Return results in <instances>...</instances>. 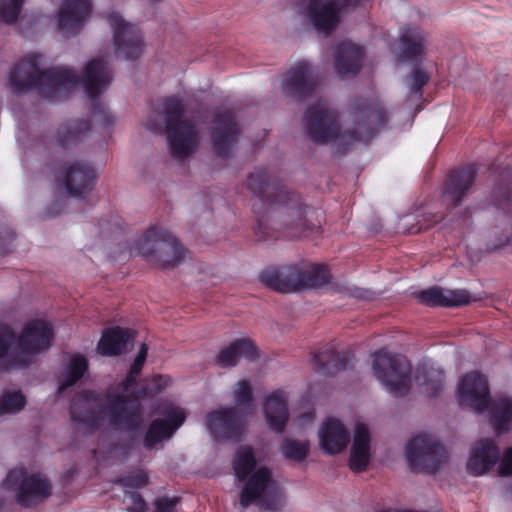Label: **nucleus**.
<instances>
[{
	"mask_svg": "<svg viewBox=\"0 0 512 512\" xmlns=\"http://www.w3.org/2000/svg\"><path fill=\"white\" fill-rule=\"evenodd\" d=\"M183 105L177 98H168L163 104V119L170 152L177 159L194 153L199 144L198 131L194 124L183 118Z\"/></svg>",
	"mask_w": 512,
	"mask_h": 512,
	"instance_id": "0eeeda50",
	"label": "nucleus"
},
{
	"mask_svg": "<svg viewBox=\"0 0 512 512\" xmlns=\"http://www.w3.org/2000/svg\"><path fill=\"white\" fill-rule=\"evenodd\" d=\"M87 367L88 364L85 357L81 355L72 356L65 369L63 381L59 386V390H64L66 387L71 386L78 381L86 372Z\"/></svg>",
	"mask_w": 512,
	"mask_h": 512,
	"instance_id": "c9c22d12",
	"label": "nucleus"
},
{
	"mask_svg": "<svg viewBox=\"0 0 512 512\" xmlns=\"http://www.w3.org/2000/svg\"><path fill=\"white\" fill-rule=\"evenodd\" d=\"M487 378L477 372L464 375L457 387V400L460 406L476 413H483L489 403Z\"/></svg>",
	"mask_w": 512,
	"mask_h": 512,
	"instance_id": "4468645a",
	"label": "nucleus"
},
{
	"mask_svg": "<svg viewBox=\"0 0 512 512\" xmlns=\"http://www.w3.org/2000/svg\"><path fill=\"white\" fill-rule=\"evenodd\" d=\"M206 428L216 441L236 440L243 433L244 417L235 409L219 407L207 415Z\"/></svg>",
	"mask_w": 512,
	"mask_h": 512,
	"instance_id": "2eb2a0df",
	"label": "nucleus"
},
{
	"mask_svg": "<svg viewBox=\"0 0 512 512\" xmlns=\"http://www.w3.org/2000/svg\"><path fill=\"white\" fill-rule=\"evenodd\" d=\"M24 0H0V19L5 23L17 20Z\"/></svg>",
	"mask_w": 512,
	"mask_h": 512,
	"instance_id": "ea45409f",
	"label": "nucleus"
},
{
	"mask_svg": "<svg viewBox=\"0 0 512 512\" xmlns=\"http://www.w3.org/2000/svg\"><path fill=\"white\" fill-rule=\"evenodd\" d=\"M231 397L235 403V407L233 409H235L241 416L245 417L252 413L254 409V398L252 386L248 381L241 380L237 382L231 392Z\"/></svg>",
	"mask_w": 512,
	"mask_h": 512,
	"instance_id": "473e14b6",
	"label": "nucleus"
},
{
	"mask_svg": "<svg viewBox=\"0 0 512 512\" xmlns=\"http://www.w3.org/2000/svg\"><path fill=\"white\" fill-rule=\"evenodd\" d=\"M138 253L147 261L162 267H174L184 260L186 250L168 230L149 228L137 242Z\"/></svg>",
	"mask_w": 512,
	"mask_h": 512,
	"instance_id": "6e6552de",
	"label": "nucleus"
},
{
	"mask_svg": "<svg viewBox=\"0 0 512 512\" xmlns=\"http://www.w3.org/2000/svg\"><path fill=\"white\" fill-rule=\"evenodd\" d=\"M401 57L405 60L414 59L424 53L426 38L417 26H407L401 33Z\"/></svg>",
	"mask_w": 512,
	"mask_h": 512,
	"instance_id": "7c9ffc66",
	"label": "nucleus"
},
{
	"mask_svg": "<svg viewBox=\"0 0 512 512\" xmlns=\"http://www.w3.org/2000/svg\"><path fill=\"white\" fill-rule=\"evenodd\" d=\"M77 82L76 75L67 68L46 69L42 57L36 54L15 63L9 74V83L15 92L37 89L49 100L63 99Z\"/></svg>",
	"mask_w": 512,
	"mask_h": 512,
	"instance_id": "39448f33",
	"label": "nucleus"
},
{
	"mask_svg": "<svg viewBox=\"0 0 512 512\" xmlns=\"http://www.w3.org/2000/svg\"><path fill=\"white\" fill-rule=\"evenodd\" d=\"M113 32L115 53L124 59H136L142 52V42L137 27L125 21L117 12L108 15Z\"/></svg>",
	"mask_w": 512,
	"mask_h": 512,
	"instance_id": "ddd939ff",
	"label": "nucleus"
},
{
	"mask_svg": "<svg viewBox=\"0 0 512 512\" xmlns=\"http://www.w3.org/2000/svg\"><path fill=\"white\" fill-rule=\"evenodd\" d=\"M498 473L501 476H509L512 474V448L504 451Z\"/></svg>",
	"mask_w": 512,
	"mask_h": 512,
	"instance_id": "a18cd8bd",
	"label": "nucleus"
},
{
	"mask_svg": "<svg viewBox=\"0 0 512 512\" xmlns=\"http://www.w3.org/2000/svg\"><path fill=\"white\" fill-rule=\"evenodd\" d=\"M493 428L497 434L506 433L512 425V397L507 394H498L489 399L487 408Z\"/></svg>",
	"mask_w": 512,
	"mask_h": 512,
	"instance_id": "c85d7f7f",
	"label": "nucleus"
},
{
	"mask_svg": "<svg viewBox=\"0 0 512 512\" xmlns=\"http://www.w3.org/2000/svg\"><path fill=\"white\" fill-rule=\"evenodd\" d=\"M266 193L264 204L269 208L278 207L283 218L284 233L294 239L308 236L312 227L308 224L301 206L297 202L291 201L289 193L282 189Z\"/></svg>",
	"mask_w": 512,
	"mask_h": 512,
	"instance_id": "9b49d317",
	"label": "nucleus"
},
{
	"mask_svg": "<svg viewBox=\"0 0 512 512\" xmlns=\"http://www.w3.org/2000/svg\"><path fill=\"white\" fill-rule=\"evenodd\" d=\"M318 83V76L310 65L300 62L282 80V89L299 96L308 95Z\"/></svg>",
	"mask_w": 512,
	"mask_h": 512,
	"instance_id": "b1692460",
	"label": "nucleus"
},
{
	"mask_svg": "<svg viewBox=\"0 0 512 512\" xmlns=\"http://www.w3.org/2000/svg\"><path fill=\"white\" fill-rule=\"evenodd\" d=\"M365 0H311L307 15L317 32L328 34L340 22L342 13L361 5Z\"/></svg>",
	"mask_w": 512,
	"mask_h": 512,
	"instance_id": "f8f14e48",
	"label": "nucleus"
},
{
	"mask_svg": "<svg viewBox=\"0 0 512 512\" xmlns=\"http://www.w3.org/2000/svg\"><path fill=\"white\" fill-rule=\"evenodd\" d=\"M184 420L185 413L181 408H169L165 413V418L156 419L151 423L144 440L145 446L152 448L157 443L169 439Z\"/></svg>",
	"mask_w": 512,
	"mask_h": 512,
	"instance_id": "4be33fe9",
	"label": "nucleus"
},
{
	"mask_svg": "<svg viewBox=\"0 0 512 512\" xmlns=\"http://www.w3.org/2000/svg\"><path fill=\"white\" fill-rule=\"evenodd\" d=\"M364 52L352 42H343L336 50L334 68L343 78L355 75L361 68Z\"/></svg>",
	"mask_w": 512,
	"mask_h": 512,
	"instance_id": "a878e982",
	"label": "nucleus"
},
{
	"mask_svg": "<svg viewBox=\"0 0 512 512\" xmlns=\"http://www.w3.org/2000/svg\"><path fill=\"white\" fill-rule=\"evenodd\" d=\"M238 129L231 113L219 115L212 127L213 148L218 155L225 157L234 147Z\"/></svg>",
	"mask_w": 512,
	"mask_h": 512,
	"instance_id": "5701e85b",
	"label": "nucleus"
},
{
	"mask_svg": "<svg viewBox=\"0 0 512 512\" xmlns=\"http://www.w3.org/2000/svg\"><path fill=\"white\" fill-rule=\"evenodd\" d=\"M306 274L308 277L303 283L304 286L315 287L324 284L328 280L326 267L320 264H312Z\"/></svg>",
	"mask_w": 512,
	"mask_h": 512,
	"instance_id": "a19ab883",
	"label": "nucleus"
},
{
	"mask_svg": "<svg viewBox=\"0 0 512 512\" xmlns=\"http://www.w3.org/2000/svg\"><path fill=\"white\" fill-rule=\"evenodd\" d=\"M429 76L422 70H415L408 82V88L412 93H418L421 88L428 82Z\"/></svg>",
	"mask_w": 512,
	"mask_h": 512,
	"instance_id": "c03bdc74",
	"label": "nucleus"
},
{
	"mask_svg": "<svg viewBox=\"0 0 512 512\" xmlns=\"http://www.w3.org/2000/svg\"><path fill=\"white\" fill-rule=\"evenodd\" d=\"M419 300L430 306H460L468 304L471 300L470 294L465 289H444L433 287L418 294Z\"/></svg>",
	"mask_w": 512,
	"mask_h": 512,
	"instance_id": "bb28decb",
	"label": "nucleus"
},
{
	"mask_svg": "<svg viewBox=\"0 0 512 512\" xmlns=\"http://www.w3.org/2000/svg\"><path fill=\"white\" fill-rule=\"evenodd\" d=\"M97 173L84 162H73L65 166L62 182L67 193L73 197H85L93 188Z\"/></svg>",
	"mask_w": 512,
	"mask_h": 512,
	"instance_id": "6ab92c4d",
	"label": "nucleus"
},
{
	"mask_svg": "<svg viewBox=\"0 0 512 512\" xmlns=\"http://www.w3.org/2000/svg\"><path fill=\"white\" fill-rule=\"evenodd\" d=\"M262 410L268 427L276 433H282L290 416L287 393L276 390L268 394L263 400Z\"/></svg>",
	"mask_w": 512,
	"mask_h": 512,
	"instance_id": "412c9836",
	"label": "nucleus"
},
{
	"mask_svg": "<svg viewBox=\"0 0 512 512\" xmlns=\"http://www.w3.org/2000/svg\"><path fill=\"white\" fill-rule=\"evenodd\" d=\"M475 175L476 168L474 165H470L458 172L452 178L451 185L446 191V197L453 203H456L463 193L473 185Z\"/></svg>",
	"mask_w": 512,
	"mask_h": 512,
	"instance_id": "2f4dec72",
	"label": "nucleus"
},
{
	"mask_svg": "<svg viewBox=\"0 0 512 512\" xmlns=\"http://www.w3.org/2000/svg\"><path fill=\"white\" fill-rule=\"evenodd\" d=\"M2 488L16 493L20 505L29 507L51 494L50 482L40 474L28 475L23 467L11 469L3 481Z\"/></svg>",
	"mask_w": 512,
	"mask_h": 512,
	"instance_id": "1a4fd4ad",
	"label": "nucleus"
},
{
	"mask_svg": "<svg viewBox=\"0 0 512 512\" xmlns=\"http://www.w3.org/2000/svg\"><path fill=\"white\" fill-rule=\"evenodd\" d=\"M249 185L253 188L254 187V176H251L249 179Z\"/></svg>",
	"mask_w": 512,
	"mask_h": 512,
	"instance_id": "8fccbe9b",
	"label": "nucleus"
},
{
	"mask_svg": "<svg viewBox=\"0 0 512 512\" xmlns=\"http://www.w3.org/2000/svg\"><path fill=\"white\" fill-rule=\"evenodd\" d=\"M320 448L328 455L343 452L349 443L350 433L346 426L336 418L326 419L318 430Z\"/></svg>",
	"mask_w": 512,
	"mask_h": 512,
	"instance_id": "aec40b11",
	"label": "nucleus"
},
{
	"mask_svg": "<svg viewBox=\"0 0 512 512\" xmlns=\"http://www.w3.org/2000/svg\"><path fill=\"white\" fill-rule=\"evenodd\" d=\"M233 470L236 479L244 483L239 502L242 508L258 505L267 510H279L286 504L285 493L271 469L257 458L250 446L236 451Z\"/></svg>",
	"mask_w": 512,
	"mask_h": 512,
	"instance_id": "7ed1b4c3",
	"label": "nucleus"
},
{
	"mask_svg": "<svg viewBox=\"0 0 512 512\" xmlns=\"http://www.w3.org/2000/svg\"><path fill=\"white\" fill-rule=\"evenodd\" d=\"M51 325L43 320L29 321L15 337L6 325H0V359L7 358L15 367L28 365L47 350L52 341Z\"/></svg>",
	"mask_w": 512,
	"mask_h": 512,
	"instance_id": "423d86ee",
	"label": "nucleus"
},
{
	"mask_svg": "<svg viewBox=\"0 0 512 512\" xmlns=\"http://www.w3.org/2000/svg\"><path fill=\"white\" fill-rule=\"evenodd\" d=\"M314 419V415L313 413L309 412V413H306L305 415H303L302 417L299 418V421H308V422H311L312 420Z\"/></svg>",
	"mask_w": 512,
	"mask_h": 512,
	"instance_id": "09e8293b",
	"label": "nucleus"
},
{
	"mask_svg": "<svg viewBox=\"0 0 512 512\" xmlns=\"http://www.w3.org/2000/svg\"><path fill=\"white\" fill-rule=\"evenodd\" d=\"M500 459V449L490 438L476 441L470 448L466 470L472 476H482L489 472Z\"/></svg>",
	"mask_w": 512,
	"mask_h": 512,
	"instance_id": "f3484780",
	"label": "nucleus"
},
{
	"mask_svg": "<svg viewBox=\"0 0 512 512\" xmlns=\"http://www.w3.org/2000/svg\"><path fill=\"white\" fill-rule=\"evenodd\" d=\"M121 483L126 488H141L148 483V476L144 471L138 470L133 472L132 475L126 477L125 479H122Z\"/></svg>",
	"mask_w": 512,
	"mask_h": 512,
	"instance_id": "79ce46f5",
	"label": "nucleus"
},
{
	"mask_svg": "<svg viewBox=\"0 0 512 512\" xmlns=\"http://www.w3.org/2000/svg\"><path fill=\"white\" fill-rule=\"evenodd\" d=\"M90 124L87 121L75 120L62 125L57 132V141L62 146H68L79 140L88 130Z\"/></svg>",
	"mask_w": 512,
	"mask_h": 512,
	"instance_id": "f704fd0d",
	"label": "nucleus"
},
{
	"mask_svg": "<svg viewBox=\"0 0 512 512\" xmlns=\"http://www.w3.org/2000/svg\"><path fill=\"white\" fill-rule=\"evenodd\" d=\"M281 454L290 460L301 462L309 452V444L304 441L285 439L280 447Z\"/></svg>",
	"mask_w": 512,
	"mask_h": 512,
	"instance_id": "58836bf2",
	"label": "nucleus"
},
{
	"mask_svg": "<svg viewBox=\"0 0 512 512\" xmlns=\"http://www.w3.org/2000/svg\"><path fill=\"white\" fill-rule=\"evenodd\" d=\"M26 405V399L19 391H7L0 397V416L20 412Z\"/></svg>",
	"mask_w": 512,
	"mask_h": 512,
	"instance_id": "4c0bfd02",
	"label": "nucleus"
},
{
	"mask_svg": "<svg viewBox=\"0 0 512 512\" xmlns=\"http://www.w3.org/2000/svg\"><path fill=\"white\" fill-rule=\"evenodd\" d=\"M148 348L142 344L131 365L121 392H111L100 398L92 391L84 392L72 404L71 419L77 432L88 434L102 427L133 431L143 423L139 403L129 395L147 357Z\"/></svg>",
	"mask_w": 512,
	"mask_h": 512,
	"instance_id": "f257e3e1",
	"label": "nucleus"
},
{
	"mask_svg": "<svg viewBox=\"0 0 512 512\" xmlns=\"http://www.w3.org/2000/svg\"><path fill=\"white\" fill-rule=\"evenodd\" d=\"M134 339V332L129 329L112 328L104 331L97 349L103 356H116L127 352Z\"/></svg>",
	"mask_w": 512,
	"mask_h": 512,
	"instance_id": "cd10ccee",
	"label": "nucleus"
},
{
	"mask_svg": "<svg viewBox=\"0 0 512 512\" xmlns=\"http://www.w3.org/2000/svg\"><path fill=\"white\" fill-rule=\"evenodd\" d=\"M259 279L263 284L279 292L288 293L296 289L294 285L287 283L283 274L276 269H265L260 273Z\"/></svg>",
	"mask_w": 512,
	"mask_h": 512,
	"instance_id": "e433bc0d",
	"label": "nucleus"
},
{
	"mask_svg": "<svg viewBox=\"0 0 512 512\" xmlns=\"http://www.w3.org/2000/svg\"><path fill=\"white\" fill-rule=\"evenodd\" d=\"M344 354L325 349L314 355V362L323 374H334L345 368Z\"/></svg>",
	"mask_w": 512,
	"mask_h": 512,
	"instance_id": "72a5a7b5",
	"label": "nucleus"
},
{
	"mask_svg": "<svg viewBox=\"0 0 512 512\" xmlns=\"http://www.w3.org/2000/svg\"><path fill=\"white\" fill-rule=\"evenodd\" d=\"M112 78L108 63L103 59L95 58L86 66L82 81L86 93L93 99L110 85Z\"/></svg>",
	"mask_w": 512,
	"mask_h": 512,
	"instance_id": "393cba45",
	"label": "nucleus"
},
{
	"mask_svg": "<svg viewBox=\"0 0 512 512\" xmlns=\"http://www.w3.org/2000/svg\"><path fill=\"white\" fill-rule=\"evenodd\" d=\"M177 503L176 498L168 499H158L155 502L156 510L155 512H175V505Z\"/></svg>",
	"mask_w": 512,
	"mask_h": 512,
	"instance_id": "49530a36",
	"label": "nucleus"
},
{
	"mask_svg": "<svg viewBox=\"0 0 512 512\" xmlns=\"http://www.w3.org/2000/svg\"><path fill=\"white\" fill-rule=\"evenodd\" d=\"M388 118L378 100L361 101L351 106L348 119L340 126L335 111L318 103L308 109L304 125L313 142L341 150L368 142L386 125Z\"/></svg>",
	"mask_w": 512,
	"mask_h": 512,
	"instance_id": "f03ea898",
	"label": "nucleus"
},
{
	"mask_svg": "<svg viewBox=\"0 0 512 512\" xmlns=\"http://www.w3.org/2000/svg\"><path fill=\"white\" fill-rule=\"evenodd\" d=\"M123 503L129 512H143L145 508L142 498L134 492L125 491Z\"/></svg>",
	"mask_w": 512,
	"mask_h": 512,
	"instance_id": "37998d69",
	"label": "nucleus"
},
{
	"mask_svg": "<svg viewBox=\"0 0 512 512\" xmlns=\"http://www.w3.org/2000/svg\"><path fill=\"white\" fill-rule=\"evenodd\" d=\"M372 369L375 378L394 395H404L417 387L427 396L436 395L443 387L444 374L440 369L423 366L411 374L410 364L401 355L380 350L373 355Z\"/></svg>",
	"mask_w": 512,
	"mask_h": 512,
	"instance_id": "20e7f679",
	"label": "nucleus"
},
{
	"mask_svg": "<svg viewBox=\"0 0 512 512\" xmlns=\"http://www.w3.org/2000/svg\"><path fill=\"white\" fill-rule=\"evenodd\" d=\"M404 455L412 470L434 473L447 459L444 447L429 435H418L405 446Z\"/></svg>",
	"mask_w": 512,
	"mask_h": 512,
	"instance_id": "9d476101",
	"label": "nucleus"
},
{
	"mask_svg": "<svg viewBox=\"0 0 512 512\" xmlns=\"http://www.w3.org/2000/svg\"><path fill=\"white\" fill-rule=\"evenodd\" d=\"M256 357L257 350L254 344L248 339H242L221 350L216 361L221 367L226 368L235 366L240 358L254 360Z\"/></svg>",
	"mask_w": 512,
	"mask_h": 512,
	"instance_id": "c756f323",
	"label": "nucleus"
},
{
	"mask_svg": "<svg viewBox=\"0 0 512 512\" xmlns=\"http://www.w3.org/2000/svg\"><path fill=\"white\" fill-rule=\"evenodd\" d=\"M374 453L372 434L369 426L357 422L352 433L349 467L354 472L365 471Z\"/></svg>",
	"mask_w": 512,
	"mask_h": 512,
	"instance_id": "a211bd4d",
	"label": "nucleus"
},
{
	"mask_svg": "<svg viewBox=\"0 0 512 512\" xmlns=\"http://www.w3.org/2000/svg\"><path fill=\"white\" fill-rule=\"evenodd\" d=\"M94 119L96 121H100L101 120L103 125H110V124L113 123V117L110 116V115H106V114H104V115L97 114V115L94 116Z\"/></svg>",
	"mask_w": 512,
	"mask_h": 512,
	"instance_id": "de8ad7c7",
	"label": "nucleus"
},
{
	"mask_svg": "<svg viewBox=\"0 0 512 512\" xmlns=\"http://www.w3.org/2000/svg\"><path fill=\"white\" fill-rule=\"evenodd\" d=\"M91 13L89 0H65L58 12L57 29L65 36L77 34Z\"/></svg>",
	"mask_w": 512,
	"mask_h": 512,
	"instance_id": "dca6fc26",
	"label": "nucleus"
}]
</instances>
